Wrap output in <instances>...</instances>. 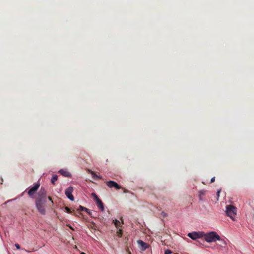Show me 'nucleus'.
I'll return each instance as SVG.
<instances>
[{
	"label": "nucleus",
	"instance_id": "f257e3e1",
	"mask_svg": "<svg viewBox=\"0 0 254 254\" xmlns=\"http://www.w3.org/2000/svg\"><path fill=\"white\" fill-rule=\"evenodd\" d=\"M46 202L47 200L36 199L35 201V207L38 212L42 215H45L46 214Z\"/></svg>",
	"mask_w": 254,
	"mask_h": 254
},
{
	"label": "nucleus",
	"instance_id": "f03ea898",
	"mask_svg": "<svg viewBox=\"0 0 254 254\" xmlns=\"http://www.w3.org/2000/svg\"><path fill=\"white\" fill-rule=\"evenodd\" d=\"M204 240L208 243L214 242L216 241H220V237L215 231H211L208 233H205L203 236Z\"/></svg>",
	"mask_w": 254,
	"mask_h": 254
},
{
	"label": "nucleus",
	"instance_id": "7ed1b4c3",
	"mask_svg": "<svg viewBox=\"0 0 254 254\" xmlns=\"http://www.w3.org/2000/svg\"><path fill=\"white\" fill-rule=\"evenodd\" d=\"M40 183L37 182L36 183L34 186L31 187H29L26 189L19 196L20 197L23 195L24 193L27 192L29 196L31 198H35V194L37 191L38 189L40 187Z\"/></svg>",
	"mask_w": 254,
	"mask_h": 254
},
{
	"label": "nucleus",
	"instance_id": "20e7f679",
	"mask_svg": "<svg viewBox=\"0 0 254 254\" xmlns=\"http://www.w3.org/2000/svg\"><path fill=\"white\" fill-rule=\"evenodd\" d=\"M226 214L227 216L234 220V218L236 215V207L232 205H228L226 207Z\"/></svg>",
	"mask_w": 254,
	"mask_h": 254
},
{
	"label": "nucleus",
	"instance_id": "39448f33",
	"mask_svg": "<svg viewBox=\"0 0 254 254\" xmlns=\"http://www.w3.org/2000/svg\"><path fill=\"white\" fill-rule=\"evenodd\" d=\"M91 195L93 197L94 200L98 208L100 209L102 212L104 211V205L102 201L98 197L95 193L93 192L91 194Z\"/></svg>",
	"mask_w": 254,
	"mask_h": 254
},
{
	"label": "nucleus",
	"instance_id": "423d86ee",
	"mask_svg": "<svg viewBox=\"0 0 254 254\" xmlns=\"http://www.w3.org/2000/svg\"><path fill=\"white\" fill-rule=\"evenodd\" d=\"M204 235V232L203 231H193L188 234V236L193 240L202 238L203 237Z\"/></svg>",
	"mask_w": 254,
	"mask_h": 254
},
{
	"label": "nucleus",
	"instance_id": "0eeeda50",
	"mask_svg": "<svg viewBox=\"0 0 254 254\" xmlns=\"http://www.w3.org/2000/svg\"><path fill=\"white\" fill-rule=\"evenodd\" d=\"M73 190V187L71 186H69L66 189L64 192V193L66 197L71 201H73L74 199V196L72 194Z\"/></svg>",
	"mask_w": 254,
	"mask_h": 254
},
{
	"label": "nucleus",
	"instance_id": "6e6552de",
	"mask_svg": "<svg viewBox=\"0 0 254 254\" xmlns=\"http://www.w3.org/2000/svg\"><path fill=\"white\" fill-rule=\"evenodd\" d=\"M38 197L37 199H41L42 200H47V191L45 188L41 187L38 193Z\"/></svg>",
	"mask_w": 254,
	"mask_h": 254
},
{
	"label": "nucleus",
	"instance_id": "1a4fd4ad",
	"mask_svg": "<svg viewBox=\"0 0 254 254\" xmlns=\"http://www.w3.org/2000/svg\"><path fill=\"white\" fill-rule=\"evenodd\" d=\"M106 184L110 188H115L117 190H119L121 187L115 181H109L106 182Z\"/></svg>",
	"mask_w": 254,
	"mask_h": 254
},
{
	"label": "nucleus",
	"instance_id": "9d476101",
	"mask_svg": "<svg viewBox=\"0 0 254 254\" xmlns=\"http://www.w3.org/2000/svg\"><path fill=\"white\" fill-rule=\"evenodd\" d=\"M58 173L64 177L71 178L72 177L71 174L68 171L64 169H61L59 171Z\"/></svg>",
	"mask_w": 254,
	"mask_h": 254
},
{
	"label": "nucleus",
	"instance_id": "9b49d317",
	"mask_svg": "<svg viewBox=\"0 0 254 254\" xmlns=\"http://www.w3.org/2000/svg\"><path fill=\"white\" fill-rule=\"evenodd\" d=\"M137 243L144 250L146 249L148 247L147 244L141 240H138Z\"/></svg>",
	"mask_w": 254,
	"mask_h": 254
},
{
	"label": "nucleus",
	"instance_id": "f8f14e48",
	"mask_svg": "<svg viewBox=\"0 0 254 254\" xmlns=\"http://www.w3.org/2000/svg\"><path fill=\"white\" fill-rule=\"evenodd\" d=\"M205 192H206V190H201L198 191V193H199L198 197H199V200L201 201L203 200V199L202 198V195H205Z\"/></svg>",
	"mask_w": 254,
	"mask_h": 254
},
{
	"label": "nucleus",
	"instance_id": "ddd939ff",
	"mask_svg": "<svg viewBox=\"0 0 254 254\" xmlns=\"http://www.w3.org/2000/svg\"><path fill=\"white\" fill-rule=\"evenodd\" d=\"M57 180H58V175L56 174H55L52 177V178L51 179V182L53 185H55V182L57 181Z\"/></svg>",
	"mask_w": 254,
	"mask_h": 254
},
{
	"label": "nucleus",
	"instance_id": "4468645a",
	"mask_svg": "<svg viewBox=\"0 0 254 254\" xmlns=\"http://www.w3.org/2000/svg\"><path fill=\"white\" fill-rule=\"evenodd\" d=\"M113 223H114V224L116 226V227L117 228H119L120 227H122V225H121L120 222L118 220H117V219L113 220Z\"/></svg>",
	"mask_w": 254,
	"mask_h": 254
},
{
	"label": "nucleus",
	"instance_id": "2eb2a0df",
	"mask_svg": "<svg viewBox=\"0 0 254 254\" xmlns=\"http://www.w3.org/2000/svg\"><path fill=\"white\" fill-rule=\"evenodd\" d=\"M78 209L82 211H85L86 213H89V209L87 208L86 207H83L81 205H79Z\"/></svg>",
	"mask_w": 254,
	"mask_h": 254
},
{
	"label": "nucleus",
	"instance_id": "dca6fc26",
	"mask_svg": "<svg viewBox=\"0 0 254 254\" xmlns=\"http://www.w3.org/2000/svg\"><path fill=\"white\" fill-rule=\"evenodd\" d=\"M219 241L220 242V244H219V245L221 247H225L227 246V243L224 239H222L221 238V239Z\"/></svg>",
	"mask_w": 254,
	"mask_h": 254
},
{
	"label": "nucleus",
	"instance_id": "f3484780",
	"mask_svg": "<svg viewBox=\"0 0 254 254\" xmlns=\"http://www.w3.org/2000/svg\"><path fill=\"white\" fill-rule=\"evenodd\" d=\"M91 174L92 175V177L93 178V179L95 180H97V175H96L94 172L93 171H91Z\"/></svg>",
	"mask_w": 254,
	"mask_h": 254
},
{
	"label": "nucleus",
	"instance_id": "a211bd4d",
	"mask_svg": "<svg viewBox=\"0 0 254 254\" xmlns=\"http://www.w3.org/2000/svg\"><path fill=\"white\" fill-rule=\"evenodd\" d=\"M122 234H123L122 230L121 229H119L118 231H117L118 236L119 237H121L122 236Z\"/></svg>",
	"mask_w": 254,
	"mask_h": 254
},
{
	"label": "nucleus",
	"instance_id": "6ab92c4d",
	"mask_svg": "<svg viewBox=\"0 0 254 254\" xmlns=\"http://www.w3.org/2000/svg\"><path fill=\"white\" fill-rule=\"evenodd\" d=\"M161 215L163 217H166L168 216V214L167 213H166V212H165L164 211H162L161 213Z\"/></svg>",
	"mask_w": 254,
	"mask_h": 254
},
{
	"label": "nucleus",
	"instance_id": "aec40b11",
	"mask_svg": "<svg viewBox=\"0 0 254 254\" xmlns=\"http://www.w3.org/2000/svg\"><path fill=\"white\" fill-rule=\"evenodd\" d=\"M172 253V252L170 250L167 249L165 251L164 254H171Z\"/></svg>",
	"mask_w": 254,
	"mask_h": 254
},
{
	"label": "nucleus",
	"instance_id": "412c9836",
	"mask_svg": "<svg viewBox=\"0 0 254 254\" xmlns=\"http://www.w3.org/2000/svg\"><path fill=\"white\" fill-rule=\"evenodd\" d=\"M15 247L16 248V249H18V250H20V245H19L18 244H17V243H16V244H15Z\"/></svg>",
	"mask_w": 254,
	"mask_h": 254
},
{
	"label": "nucleus",
	"instance_id": "4be33fe9",
	"mask_svg": "<svg viewBox=\"0 0 254 254\" xmlns=\"http://www.w3.org/2000/svg\"><path fill=\"white\" fill-rule=\"evenodd\" d=\"M215 177H212V178L211 179V180H210V183H213V182L215 181Z\"/></svg>",
	"mask_w": 254,
	"mask_h": 254
},
{
	"label": "nucleus",
	"instance_id": "5701e85b",
	"mask_svg": "<svg viewBox=\"0 0 254 254\" xmlns=\"http://www.w3.org/2000/svg\"><path fill=\"white\" fill-rule=\"evenodd\" d=\"M220 191H221L220 189L217 191L216 195H217V197L219 196V194H220Z\"/></svg>",
	"mask_w": 254,
	"mask_h": 254
},
{
	"label": "nucleus",
	"instance_id": "b1692460",
	"mask_svg": "<svg viewBox=\"0 0 254 254\" xmlns=\"http://www.w3.org/2000/svg\"><path fill=\"white\" fill-rule=\"evenodd\" d=\"M48 199L50 201H51V202H52V204H53V203H54V202H53V200H52V199L51 197H50V196H48Z\"/></svg>",
	"mask_w": 254,
	"mask_h": 254
},
{
	"label": "nucleus",
	"instance_id": "393cba45",
	"mask_svg": "<svg viewBox=\"0 0 254 254\" xmlns=\"http://www.w3.org/2000/svg\"><path fill=\"white\" fill-rule=\"evenodd\" d=\"M15 199H16V198L9 199L8 201H7L6 202H5L4 204H5V203H7L8 202H10V201H13L14 200H15Z\"/></svg>",
	"mask_w": 254,
	"mask_h": 254
},
{
	"label": "nucleus",
	"instance_id": "a878e982",
	"mask_svg": "<svg viewBox=\"0 0 254 254\" xmlns=\"http://www.w3.org/2000/svg\"><path fill=\"white\" fill-rule=\"evenodd\" d=\"M65 209L67 213H70V210L69 208H68L67 207H65Z\"/></svg>",
	"mask_w": 254,
	"mask_h": 254
},
{
	"label": "nucleus",
	"instance_id": "bb28decb",
	"mask_svg": "<svg viewBox=\"0 0 254 254\" xmlns=\"http://www.w3.org/2000/svg\"><path fill=\"white\" fill-rule=\"evenodd\" d=\"M102 178V177L101 176H97V180L101 179Z\"/></svg>",
	"mask_w": 254,
	"mask_h": 254
},
{
	"label": "nucleus",
	"instance_id": "cd10ccee",
	"mask_svg": "<svg viewBox=\"0 0 254 254\" xmlns=\"http://www.w3.org/2000/svg\"><path fill=\"white\" fill-rule=\"evenodd\" d=\"M87 213L90 216V215H91L92 212H91V210L89 209V213Z\"/></svg>",
	"mask_w": 254,
	"mask_h": 254
},
{
	"label": "nucleus",
	"instance_id": "c85d7f7f",
	"mask_svg": "<svg viewBox=\"0 0 254 254\" xmlns=\"http://www.w3.org/2000/svg\"><path fill=\"white\" fill-rule=\"evenodd\" d=\"M90 216H91V217H93V218H94V217H95V216H94V215H93L92 213H91V215H90Z\"/></svg>",
	"mask_w": 254,
	"mask_h": 254
},
{
	"label": "nucleus",
	"instance_id": "c756f323",
	"mask_svg": "<svg viewBox=\"0 0 254 254\" xmlns=\"http://www.w3.org/2000/svg\"><path fill=\"white\" fill-rule=\"evenodd\" d=\"M80 254H86L84 252H82Z\"/></svg>",
	"mask_w": 254,
	"mask_h": 254
}]
</instances>
